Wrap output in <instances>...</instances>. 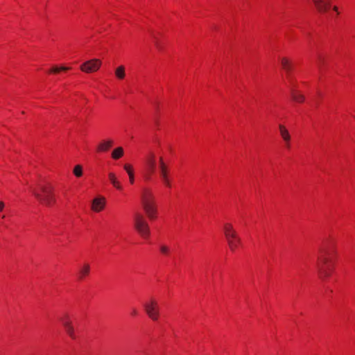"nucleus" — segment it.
I'll list each match as a JSON object with an SVG mask.
<instances>
[{"label": "nucleus", "instance_id": "10", "mask_svg": "<svg viewBox=\"0 0 355 355\" xmlns=\"http://www.w3.org/2000/svg\"><path fill=\"white\" fill-rule=\"evenodd\" d=\"M61 322L62 326L64 327V331L73 340L76 338V331L73 325V322L70 316L64 315L62 320Z\"/></svg>", "mask_w": 355, "mask_h": 355}, {"label": "nucleus", "instance_id": "24", "mask_svg": "<svg viewBox=\"0 0 355 355\" xmlns=\"http://www.w3.org/2000/svg\"><path fill=\"white\" fill-rule=\"evenodd\" d=\"M55 197L53 193L46 192V205H51L55 203Z\"/></svg>", "mask_w": 355, "mask_h": 355}, {"label": "nucleus", "instance_id": "8", "mask_svg": "<svg viewBox=\"0 0 355 355\" xmlns=\"http://www.w3.org/2000/svg\"><path fill=\"white\" fill-rule=\"evenodd\" d=\"M106 198L103 196H98L91 201L90 209L93 212L100 213L106 206Z\"/></svg>", "mask_w": 355, "mask_h": 355}, {"label": "nucleus", "instance_id": "6", "mask_svg": "<svg viewBox=\"0 0 355 355\" xmlns=\"http://www.w3.org/2000/svg\"><path fill=\"white\" fill-rule=\"evenodd\" d=\"M157 166V156L153 151L149 152L144 159V167L146 174L144 175V179L146 181L150 180L153 175L155 172Z\"/></svg>", "mask_w": 355, "mask_h": 355}, {"label": "nucleus", "instance_id": "12", "mask_svg": "<svg viewBox=\"0 0 355 355\" xmlns=\"http://www.w3.org/2000/svg\"><path fill=\"white\" fill-rule=\"evenodd\" d=\"M279 135L284 143V146L286 149H290L291 147V135L287 128L283 125H279Z\"/></svg>", "mask_w": 355, "mask_h": 355}, {"label": "nucleus", "instance_id": "21", "mask_svg": "<svg viewBox=\"0 0 355 355\" xmlns=\"http://www.w3.org/2000/svg\"><path fill=\"white\" fill-rule=\"evenodd\" d=\"M114 75L119 80H123L125 77V67L123 65L117 67L114 71Z\"/></svg>", "mask_w": 355, "mask_h": 355}, {"label": "nucleus", "instance_id": "4", "mask_svg": "<svg viewBox=\"0 0 355 355\" xmlns=\"http://www.w3.org/2000/svg\"><path fill=\"white\" fill-rule=\"evenodd\" d=\"M159 177L165 188L168 189L172 188L173 178L171 169L162 156L159 157Z\"/></svg>", "mask_w": 355, "mask_h": 355}, {"label": "nucleus", "instance_id": "9", "mask_svg": "<svg viewBox=\"0 0 355 355\" xmlns=\"http://www.w3.org/2000/svg\"><path fill=\"white\" fill-rule=\"evenodd\" d=\"M91 273V264L88 261H84L78 266L76 277L78 281L85 280Z\"/></svg>", "mask_w": 355, "mask_h": 355}, {"label": "nucleus", "instance_id": "5", "mask_svg": "<svg viewBox=\"0 0 355 355\" xmlns=\"http://www.w3.org/2000/svg\"><path fill=\"white\" fill-rule=\"evenodd\" d=\"M144 310L148 316L153 321H157L160 316V307L155 297H150L144 304Z\"/></svg>", "mask_w": 355, "mask_h": 355}, {"label": "nucleus", "instance_id": "16", "mask_svg": "<svg viewBox=\"0 0 355 355\" xmlns=\"http://www.w3.org/2000/svg\"><path fill=\"white\" fill-rule=\"evenodd\" d=\"M280 63H281L282 68L287 73L286 78L288 79V82L293 81V79L290 75V72L292 69V63H291V60L286 57H283L280 59Z\"/></svg>", "mask_w": 355, "mask_h": 355}, {"label": "nucleus", "instance_id": "19", "mask_svg": "<svg viewBox=\"0 0 355 355\" xmlns=\"http://www.w3.org/2000/svg\"><path fill=\"white\" fill-rule=\"evenodd\" d=\"M33 194L37 201L42 203L43 202V195L44 192V187L42 186H38L33 189Z\"/></svg>", "mask_w": 355, "mask_h": 355}, {"label": "nucleus", "instance_id": "18", "mask_svg": "<svg viewBox=\"0 0 355 355\" xmlns=\"http://www.w3.org/2000/svg\"><path fill=\"white\" fill-rule=\"evenodd\" d=\"M113 143L112 139L101 141L97 146V152L103 153L107 151L113 146Z\"/></svg>", "mask_w": 355, "mask_h": 355}, {"label": "nucleus", "instance_id": "1", "mask_svg": "<svg viewBox=\"0 0 355 355\" xmlns=\"http://www.w3.org/2000/svg\"><path fill=\"white\" fill-rule=\"evenodd\" d=\"M335 268V252L329 250H322L317 261V270L320 279L324 281L331 277L334 272Z\"/></svg>", "mask_w": 355, "mask_h": 355}, {"label": "nucleus", "instance_id": "23", "mask_svg": "<svg viewBox=\"0 0 355 355\" xmlns=\"http://www.w3.org/2000/svg\"><path fill=\"white\" fill-rule=\"evenodd\" d=\"M73 173L76 178H80L83 174V166L80 164H77L73 167Z\"/></svg>", "mask_w": 355, "mask_h": 355}, {"label": "nucleus", "instance_id": "15", "mask_svg": "<svg viewBox=\"0 0 355 355\" xmlns=\"http://www.w3.org/2000/svg\"><path fill=\"white\" fill-rule=\"evenodd\" d=\"M222 229L225 239L239 234L234 225L231 222H225L223 224Z\"/></svg>", "mask_w": 355, "mask_h": 355}, {"label": "nucleus", "instance_id": "26", "mask_svg": "<svg viewBox=\"0 0 355 355\" xmlns=\"http://www.w3.org/2000/svg\"><path fill=\"white\" fill-rule=\"evenodd\" d=\"M123 169L127 173L128 175H130V174L135 173L134 167L132 164L126 163L123 165Z\"/></svg>", "mask_w": 355, "mask_h": 355}, {"label": "nucleus", "instance_id": "3", "mask_svg": "<svg viewBox=\"0 0 355 355\" xmlns=\"http://www.w3.org/2000/svg\"><path fill=\"white\" fill-rule=\"evenodd\" d=\"M133 226L137 233L144 239H148L150 235V227L144 216L140 212L133 215Z\"/></svg>", "mask_w": 355, "mask_h": 355}, {"label": "nucleus", "instance_id": "27", "mask_svg": "<svg viewBox=\"0 0 355 355\" xmlns=\"http://www.w3.org/2000/svg\"><path fill=\"white\" fill-rule=\"evenodd\" d=\"M128 178H129L130 183L131 184H133L135 183V173L134 174H130V175L128 176Z\"/></svg>", "mask_w": 355, "mask_h": 355}, {"label": "nucleus", "instance_id": "28", "mask_svg": "<svg viewBox=\"0 0 355 355\" xmlns=\"http://www.w3.org/2000/svg\"><path fill=\"white\" fill-rule=\"evenodd\" d=\"M331 6L330 9H331ZM332 10H333V11H334V12H336V14L337 15H339L340 14V11H339V8H338V7L337 6H334L332 7Z\"/></svg>", "mask_w": 355, "mask_h": 355}, {"label": "nucleus", "instance_id": "17", "mask_svg": "<svg viewBox=\"0 0 355 355\" xmlns=\"http://www.w3.org/2000/svg\"><path fill=\"white\" fill-rule=\"evenodd\" d=\"M108 179L111 183V184L114 187L116 190L121 191L123 190L122 183L119 180L116 174L113 172H110L108 173Z\"/></svg>", "mask_w": 355, "mask_h": 355}, {"label": "nucleus", "instance_id": "14", "mask_svg": "<svg viewBox=\"0 0 355 355\" xmlns=\"http://www.w3.org/2000/svg\"><path fill=\"white\" fill-rule=\"evenodd\" d=\"M226 239L228 247L231 252H235L241 245V239L239 234L228 237Z\"/></svg>", "mask_w": 355, "mask_h": 355}, {"label": "nucleus", "instance_id": "22", "mask_svg": "<svg viewBox=\"0 0 355 355\" xmlns=\"http://www.w3.org/2000/svg\"><path fill=\"white\" fill-rule=\"evenodd\" d=\"M124 155V150L122 147H117L116 148H114L112 152V158L113 159H119L120 158H121Z\"/></svg>", "mask_w": 355, "mask_h": 355}, {"label": "nucleus", "instance_id": "30", "mask_svg": "<svg viewBox=\"0 0 355 355\" xmlns=\"http://www.w3.org/2000/svg\"><path fill=\"white\" fill-rule=\"evenodd\" d=\"M133 313H134V314H136V313H137V311H133Z\"/></svg>", "mask_w": 355, "mask_h": 355}, {"label": "nucleus", "instance_id": "13", "mask_svg": "<svg viewBox=\"0 0 355 355\" xmlns=\"http://www.w3.org/2000/svg\"><path fill=\"white\" fill-rule=\"evenodd\" d=\"M316 10L321 13H326L330 10L331 0H312Z\"/></svg>", "mask_w": 355, "mask_h": 355}, {"label": "nucleus", "instance_id": "7", "mask_svg": "<svg viewBox=\"0 0 355 355\" xmlns=\"http://www.w3.org/2000/svg\"><path fill=\"white\" fill-rule=\"evenodd\" d=\"M101 61L99 59H92L83 62L80 69L83 72L90 73L97 71L101 66Z\"/></svg>", "mask_w": 355, "mask_h": 355}, {"label": "nucleus", "instance_id": "25", "mask_svg": "<svg viewBox=\"0 0 355 355\" xmlns=\"http://www.w3.org/2000/svg\"><path fill=\"white\" fill-rule=\"evenodd\" d=\"M159 251L164 256H169L171 254V248L165 244H162L159 246Z\"/></svg>", "mask_w": 355, "mask_h": 355}, {"label": "nucleus", "instance_id": "29", "mask_svg": "<svg viewBox=\"0 0 355 355\" xmlns=\"http://www.w3.org/2000/svg\"><path fill=\"white\" fill-rule=\"evenodd\" d=\"M5 208V203L3 201L0 200V213L3 211Z\"/></svg>", "mask_w": 355, "mask_h": 355}, {"label": "nucleus", "instance_id": "2", "mask_svg": "<svg viewBox=\"0 0 355 355\" xmlns=\"http://www.w3.org/2000/svg\"><path fill=\"white\" fill-rule=\"evenodd\" d=\"M141 204L144 211L150 220L157 217V207L155 196L150 188H144L141 192Z\"/></svg>", "mask_w": 355, "mask_h": 355}, {"label": "nucleus", "instance_id": "20", "mask_svg": "<svg viewBox=\"0 0 355 355\" xmlns=\"http://www.w3.org/2000/svg\"><path fill=\"white\" fill-rule=\"evenodd\" d=\"M70 69H71V67H69L54 65V66H52L49 69V73H53V74H56V73H59L62 71H67Z\"/></svg>", "mask_w": 355, "mask_h": 355}, {"label": "nucleus", "instance_id": "11", "mask_svg": "<svg viewBox=\"0 0 355 355\" xmlns=\"http://www.w3.org/2000/svg\"><path fill=\"white\" fill-rule=\"evenodd\" d=\"M288 83L291 98L296 103H303L305 100V97L300 92L297 90V85L294 83V80Z\"/></svg>", "mask_w": 355, "mask_h": 355}]
</instances>
